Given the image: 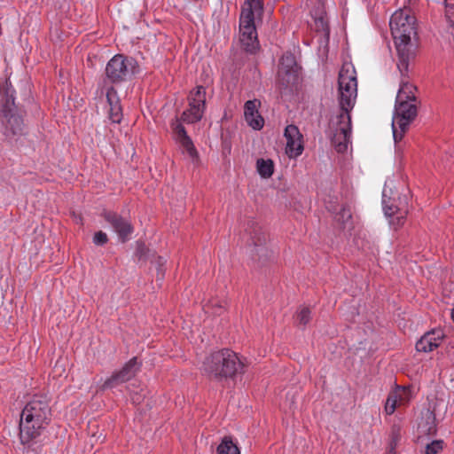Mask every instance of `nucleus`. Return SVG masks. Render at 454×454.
Masks as SVG:
<instances>
[{
    "label": "nucleus",
    "mask_w": 454,
    "mask_h": 454,
    "mask_svg": "<svg viewBox=\"0 0 454 454\" xmlns=\"http://www.w3.org/2000/svg\"><path fill=\"white\" fill-rule=\"evenodd\" d=\"M410 72V70L408 71ZM402 80L400 82V88L396 96V102H411V103H420V100L416 96V91L418 90L417 87L411 83L409 79V73L407 74H402Z\"/></svg>",
    "instance_id": "obj_16"
},
{
    "label": "nucleus",
    "mask_w": 454,
    "mask_h": 454,
    "mask_svg": "<svg viewBox=\"0 0 454 454\" xmlns=\"http://www.w3.org/2000/svg\"><path fill=\"white\" fill-rule=\"evenodd\" d=\"M204 112L205 110L198 108L194 105H189V108L181 114V120L187 124L196 123L202 119Z\"/></svg>",
    "instance_id": "obj_23"
},
{
    "label": "nucleus",
    "mask_w": 454,
    "mask_h": 454,
    "mask_svg": "<svg viewBox=\"0 0 454 454\" xmlns=\"http://www.w3.org/2000/svg\"><path fill=\"white\" fill-rule=\"evenodd\" d=\"M333 215L334 221L340 223L342 228H345V224L352 218L351 209L347 204H342L337 213H333Z\"/></svg>",
    "instance_id": "obj_27"
},
{
    "label": "nucleus",
    "mask_w": 454,
    "mask_h": 454,
    "mask_svg": "<svg viewBox=\"0 0 454 454\" xmlns=\"http://www.w3.org/2000/svg\"><path fill=\"white\" fill-rule=\"evenodd\" d=\"M245 231L249 237L247 241V245L254 247L251 251L252 260L259 267L265 265L271 256V251L266 247L267 231L255 220L249 219L247 222Z\"/></svg>",
    "instance_id": "obj_9"
},
{
    "label": "nucleus",
    "mask_w": 454,
    "mask_h": 454,
    "mask_svg": "<svg viewBox=\"0 0 454 454\" xmlns=\"http://www.w3.org/2000/svg\"><path fill=\"white\" fill-rule=\"evenodd\" d=\"M340 119H337L336 133L332 138V143L334 145L335 149L338 153H344L348 148V142L351 135L352 125L350 126V131L348 133H343L341 128L346 125L347 119H344V122H340Z\"/></svg>",
    "instance_id": "obj_20"
},
{
    "label": "nucleus",
    "mask_w": 454,
    "mask_h": 454,
    "mask_svg": "<svg viewBox=\"0 0 454 454\" xmlns=\"http://www.w3.org/2000/svg\"><path fill=\"white\" fill-rule=\"evenodd\" d=\"M51 399L35 394L20 413L19 438L24 454H45L44 434L52 419Z\"/></svg>",
    "instance_id": "obj_1"
},
{
    "label": "nucleus",
    "mask_w": 454,
    "mask_h": 454,
    "mask_svg": "<svg viewBox=\"0 0 454 454\" xmlns=\"http://www.w3.org/2000/svg\"><path fill=\"white\" fill-rule=\"evenodd\" d=\"M443 448L444 442L442 440H434L426 445L425 454H439Z\"/></svg>",
    "instance_id": "obj_33"
},
{
    "label": "nucleus",
    "mask_w": 454,
    "mask_h": 454,
    "mask_svg": "<svg viewBox=\"0 0 454 454\" xmlns=\"http://www.w3.org/2000/svg\"><path fill=\"white\" fill-rule=\"evenodd\" d=\"M15 90L10 80L0 86V124L5 139L12 143L26 134L22 106L15 104Z\"/></svg>",
    "instance_id": "obj_3"
},
{
    "label": "nucleus",
    "mask_w": 454,
    "mask_h": 454,
    "mask_svg": "<svg viewBox=\"0 0 454 454\" xmlns=\"http://www.w3.org/2000/svg\"><path fill=\"white\" fill-rule=\"evenodd\" d=\"M420 103L396 102L392 121L393 137L397 144L403 138L411 124L418 115V107Z\"/></svg>",
    "instance_id": "obj_10"
},
{
    "label": "nucleus",
    "mask_w": 454,
    "mask_h": 454,
    "mask_svg": "<svg viewBox=\"0 0 454 454\" xmlns=\"http://www.w3.org/2000/svg\"><path fill=\"white\" fill-rule=\"evenodd\" d=\"M106 100L109 105L108 118L113 123H121L122 120V107L116 90L110 86L106 91Z\"/></svg>",
    "instance_id": "obj_17"
},
{
    "label": "nucleus",
    "mask_w": 454,
    "mask_h": 454,
    "mask_svg": "<svg viewBox=\"0 0 454 454\" xmlns=\"http://www.w3.org/2000/svg\"><path fill=\"white\" fill-rule=\"evenodd\" d=\"M139 72L137 59L124 54L114 55L106 64L104 84L119 85L130 81Z\"/></svg>",
    "instance_id": "obj_7"
},
{
    "label": "nucleus",
    "mask_w": 454,
    "mask_h": 454,
    "mask_svg": "<svg viewBox=\"0 0 454 454\" xmlns=\"http://www.w3.org/2000/svg\"><path fill=\"white\" fill-rule=\"evenodd\" d=\"M385 412L387 414V415H392L395 410H396V407H395V404H393V403H385Z\"/></svg>",
    "instance_id": "obj_40"
},
{
    "label": "nucleus",
    "mask_w": 454,
    "mask_h": 454,
    "mask_svg": "<svg viewBox=\"0 0 454 454\" xmlns=\"http://www.w3.org/2000/svg\"><path fill=\"white\" fill-rule=\"evenodd\" d=\"M316 25H317V30L323 31L326 39L328 40L329 35H330V29H329V26H328L327 22L325 21V20L323 18H319V19L316 20Z\"/></svg>",
    "instance_id": "obj_39"
},
{
    "label": "nucleus",
    "mask_w": 454,
    "mask_h": 454,
    "mask_svg": "<svg viewBox=\"0 0 454 454\" xmlns=\"http://www.w3.org/2000/svg\"><path fill=\"white\" fill-rule=\"evenodd\" d=\"M403 391L404 388L401 389L400 387H397V389L388 394L386 403L395 404V407H397V402L398 400H402V392Z\"/></svg>",
    "instance_id": "obj_37"
},
{
    "label": "nucleus",
    "mask_w": 454,
    "mask_h": 454,
    "mask_svg": "<svg viewBox=\"0 0 454 454\" xmlns=\"http://www.w3.org/2000/svg\"><path fill=\"white\" fill-rule=\"evenodd\" d=\"M391 442H390V450L388 454L395 453V447L397 445V442L401 439V427L398 425L394 424L391 427Z\"/></svg>",
    "instance_id": "obj_32"
},
{
    "label": "nucleus",
    "mask_w": 454,
    "mask_h": 454,
    "mask_svg": "<svg viewBox=\"0 0 454 454\" xmlns=\"http://www.w3.org/2000/svg\"><path fill=\"white\" fill-rule=\"evenodd\" d=\"M100 216L111 225L121 243H126L130 239L134 232V226L129 219L115 211L106 208L102 210Z\"/></svg>",
    "instance_id": "obj_11"
},
{
    "label": "nucleus",
    "mask_w": 454,
    "mask_h": 454,
    "mask_svg": "<svg viewBox=\"0 0 454 454\" xmlns=\"http://www.w3.org/2000/svg\"><path fill=\"white\" fill-rule=\"evenodd\" d=\"M454 0H444L445 7L447 9V12H450L451 11L454 12Z\"/></svg>",
    "instance_id": "obj_41"
},
{
    "label": "nucleus",
    "mask_w": 454,
    "mask_h": 454,
    "mask_svg": "<svg viewBox=\"0 0 454 454\" xmlns=\"http://www.w3.org/2000/svg\"><path fill=\"white\" fill-rule=\"evenodd\" d=\"M389 27L397 51V67L406 75L417 55L418 45L413 43L418 38L417 19L410 8L400 9L392 14Z\"/></svg>",
    "instance_id": "obj_2"
},
{
    "label": "nucleus",
    "mask_w": 454,
    "mask_h": 454,
    "mask_svg": "<svg viewBox=\"0 0 454 454\" xmlns=\"http://www.w3.org/2000/svg\"><path fill=\"white\" fill-rule=\"evenodd\" d=\"M213 306L214 307L215 306L216 309H219V310H222L223 308V306L222 304H218V303L213 304Z\"/></svg>",
    "instance_id": "obj_42"
},
{
    "label": "nucleus",
    "mask_w": 454,
    "mask_h": 454,
    "mask_svg": "<svg viewBox=\"0 0 454 454\" xmlns=\"http://www.w3.org/2000/svg\"><path fill=\"white\" fill-rule=\"evenodd\" d=\"M141 366L142 362L138 359L137 356H134L127 363H125L119 371L116 372L122 378V380L128 382L137 375V373L140 371Z\"/></svg>",
    "instance_id": "obj_21"
},
{
    "label": "nucleus",
    "mask_w": 454,
    "mask_h": 454,
    "mask_svg": "<svg viewBox=\"0 0 454 454\" xmlns=\"http://www.w3.org/2000/svg\"><path fill=\"white\" fill-rule=\"evenodd\" d=\"M418 429L423 435L434 436L437 434V420L434 411L428 409L422 413Z\"/></svg>",
    "instance_id": "obj_19"
},
{
    "label": "nucleus",
    "mask_w": 454,
    "mask_h": 454,
    "mask_svg": "<svg viewBox=\"0 0 454 454\" xmlns=\"http://www.w3.org/2000/svg\"><path fill=\"white\" fill-rule=\"evenodd\" d=\"M256 169L262 178H270L274 173V162L270 159L260 158L256 161Z\"/></svg>",
    "instance_id": "obj_26"
},
{
    "label": "nucleus",
    "mask_w": 454,
    "mask_h": 454,
    "mask_svg": "<svg viewBox=\"0 0 454 454\" xmlns=\"http://www.w3.org/2000/svg\"><path fill=\"white\" fill-rule=\"evenodd\" d=\"M221 146H222V153L224 156L231 154V132L228 129L222 132Z\"/></svg>",
    "instance_id": "obj_31"
},
{
    "label": "nucleus",
    "mask_w": 454,
    "mask_h": 454,
    "mask_svg": "<svg viewBox=\"0 0 454 454\" xmlns=\"http://www.w3.org/2000/svg\"><path fill=\"white\" fill-rule=\"evenodd\" d=\"M244 114L247 122L254 129L260 130L262 129L264 120L258 113L256 100H248L245 103Z\"/></svg>",
    "instance_id": "obj_18"
},
{
    "label": "nucleus",
    "mask_w": 454,
    "mask_h": 454,
    "mask_svg": "<svg viewBox=\"0 0 454 454\" xmlns=\"http://www.w3.org/2000/svg\"><path fill=\"white\" fill-rule=\"evenodd\" d=\"M284 136L286 138V153L290 158H296L301 155L304 150L303 137L298 127L294 124L287 125L285 129Z\"/></svg>",
    "instance_id": "obj_13"
},
{
    "label": "nucleus",
    "mask_w": 454,
    "mask_h": 454,
    "mask_svg": "<svg viewBox=\"0 0 454 454\" xmlns=\"http://www.w3.org/2000/svg\"><path fill=\"white\" fill-rule=\"evenodd\" d=\"M92 241L94 245L103 247L108 243L109 239L106 232L98 231L94 233Z\"/></svg>",
    "instance_id": "obj_36"
},
{
    "label": "nucleus",
    "mask_w": 454,
    "mask_h": 454,
    "mask_svg": "<svg viewBox=\"0 0 454 454\" xmlns=\"http://www.w3.org/2000/svg\"><path fill=\"white\" fill-rule=\"evenodd\" d=\"M310 309L309 308H302L297 314V320L300 325H306L310 321Z\"/></svg>",
    "instance_id": "obj_38"
},
{
    "label": "nucleus",
    "mask_w": 454,
    "mask_h": 454,
    "mask_svg": "<svg viewBox=\"0 0 454 454\" xmlns=\"http://www.w3.org/2000/svg\"><path fill=\"white\" fill-rule=\"evenodd\" d=\"M176 142L180 144V145L184 148V150H185L192 160H199V153L189 135L177 140Z\"/></svg>",
    "instance_id": "obj_28"
},
{
    "label": "nucleus",
    "mask_w": 454,
    "mask_h": 454,
    "mask_svg": "<svg viewBox=\"0 0 454 454\" xmlns=\"http://www.w3.org/2000/svg\"><path fill=\"white\" fill-rule=\"evenodd\" d=\"M338 86L340 112L336 119H340V122H344V119H347L346 125L341 128V131L347 134L350 131V113L355 106L357 95V81L354 68L349 70L344 67H341L338 77Z\"/></svg>",
    "instance_id": "obj_5"
},
{
    "label": "nucleus",
    "mask_w": 454,
    "mask_h": 454,
    "mask_svg": "<svg viewBox=\"0 0 454 454\" xmlns=\"http://www.w3.org/2000/svg\"><path fill=\"white\" fill-rule=\"evenodd\" d=\"M301 67L294 55L285 53L279 59L277 72V87L282 95L292 94L300 82Z\"/></svg>",
    "instance_id": "obj_8"
},
{
    "label": "nucleus",
    "mask_w": 454,
    "mask_h": 454,
    "mask_svg": "<svg viewBox=\"0 0 454 454\" xmlns=\"http://www.w3.org/2000/svg\"><path fill=\"white\" fill-rule=\"evenodd\" d=\"M201 370L211 380L235 382L238 376L246 372V364L238 353L224 348L207 355L203 360Z\"/></svg>",
    "instance_id": "obj_4"
},
{
    "label": "nucleus",
    "mask_w": 454,
    "mask_h": 454,
    "mask_svg": "<svg viewBox=\"0 0 454 454\" xmlns=\"http://www.w3.org/2000/svg\"><path fill=\"white\" fill-rule=\"evenodd\" d=\"M444 336V333L442 329H432L425 333L416 342V350L424 353L431 352L440 346Z\"/></svg>",
    "instance_id": "obj_14"
},
{
    "label": "nucleus",
    "mask_w": 454,
    "mask_h": 454,
    "mask_svg": "<svg viewBox=\"0 0 454 454\" xmlns=\"http://www.w3.org/2000/svg\"><path fill=\"white\" fill-rule=\"evenodd\" d=\"M126 383L124 380H122V378L119 375V373L115 371L113 372V374L107 378L103 385L100 387V389L102 391L107 390V389H113L121 384Z\"/></svg>",
    "instance_id": "obj_30"
},
{
    "label": "nucleus",
    "mask_w": 454,
    "mask_h": 454,
    "mask_svg": "<svg viewBox=\"0 0 454 454\" xmlns=\"http://www.w3.org/2000/svg\"><path fill=\"white\" fill-rule=\"evenodd\" d=\"M264 0H245L241 6L239 20H254L262 21Z\"/></svg>",
    "instance_id": "obj_15"
},
{
    "label": "nucleus",
    "mask_w": 454,
    "mask_h": 454,
    "mask_svg": "<svg viewBox=\"0 0 454 454\" xmlns=\"http://www.w3.org/2000/svg\"><path fill=\"white\" fill-rule=\"evenodd\" d=\"M325 204L327 211L332 214L337 213V210H339V208L340 207V206L338 203V198L334 195H329L327 198H325Z\"/></svg>",
    "instance_id": "obj_35"
},
{
    "label": "nucleus",
    "mask_w": 454,
    "mask_h": 454,
    "mask_svg": "<svg viewBox=\"0 0 454 454\" xmlns=\"http://www.w3.org/2000/svg\"><path fill=\"white\" fill-rule=\"evenodd\" d=\"M182 120L180 118H176L172 120L170 122V128L172 129L173 135L175 137L176 141L188 136L187 131L184 126L182 124Z\"/></svg>",
    "instance_id": "obj_29"
},
{
    "label": "nucleus",
    "mask_w": 454,
    "mask_h": 454,
    "mask_svg": "<svg viewBox=\"0 0 454 454\" xmlns=\"http://www.w3.org/2000/svg\"><path fill=\"white\" fill-rule=\"evenodd\" d=\"M382 205L389 224L395 229L402 227L409 213V196L385 185L382 192Z\"/></svg>",
    "instance_id": "obj_6"
},
{
    "label": "nucleus",
    "mask_w": 454,
    "mask_h": 454,
    "mask_svg": "<svg viewBox=\"0 0 454 454\" xmlns=\"http://www.w3.org/2000/svg\"><path fill=\"white\" fill-rule=\"evenodd\" d=\"M217 454H240L239 448L231 436H224L216 448Z\"/></svg>",
    "instance_id": "obj_24"
},
{
    "label": "nucleus",
    "mask_w": 454,
    "mask_h": 454,
    "mask_svg": "<svg viewBox=\"0 0 454 454\" xmlns=\"http://www.w3.org/2000/svg\"><path fill=\"white\" fill-rule=\"evenodd\" d=\"M189 105L206 109V89L202 85L196 86L188 96Z\"/></svg>",
    "instance_id": "obj_22"
},
{
    "label": "nucleus",
    "mask_w": 454,
    "mask_h": 454,
    "mask_svg": "<svg viewBox=\"0 0 454 454\" xmlns=\"http://www.w3.org/2000/svg\"><path fill=\"white\" fill-rule=\"evenodd\" d=\"M451 317H452L453 322H454V308L452 309V311H451Z\"/></svg>",
    "instance_id": "obj_43"
},
{
    "label": "nucleus",
    "mask_w": 454,
    "mask_h": 454,
    "mask_svg": "<svg viewBox=\"0 0 454 454\" xmlns=\"http://www.w3.org/2000/svg\"><path fill=\"white\" fill-rule=\"evenodd\" d=\"M134 256L140 262H146L151 257L155 256V252L151 250L145 242L142 239L136 241V249Z\"/></svg>",
    "instance_id": "obj_25"
},
{
    "label": "nucleus",
    "mask_w": 454,
    "mask_h": 454,
    "mask_svg": "<svg viewBox=\"0 0 454 454\" xmlns=\"http://www.w3.org/2000/svg\"><path fill=\"white\" fill-rule=\"evenodd\" d=\"M214 313L217 314V315H221V311H215Z\"/></svg>",
    "instance_id": "obj_44"
},
{
    "label": "nucleus",
    "mask_w": 454,
    "mask_h": 454,
    "mask_svg": "<svg viewBox=\"0 0 454 454\" xmlns=\"http://www.w3.org/2000/svg\"><path fill=\"white\" fill-rule=\"evenodd\" d=\"M167 262V260L163 258L162 256L158 255L154 261V263L156 264V281H162L165 277V264Z\"/></svg>",
    "instance_id": "obj_34"
},
{
    "label": "nucleus",
    "mask_w": 454,
    "mask_h": 454,
    "mask_svg": "<svg viewBox=\"0 0 454 454\" xmlns=\"http://www.w3.org/2000/svg\"><path fill=\"white\" fill-rule=\"evenodd\" d=\"M239 41L248 53H255L259 48L254 20H239Z\"/></svg>",
    "instance_id": "obj_12"
}]
</instances>
